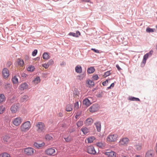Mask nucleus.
Segmentation results:
<instances>
[{"mask_svg": "<svg viewBox=\"0 0 157 157\" xmlns=\"http://www.w3.org/2000/svg\"><path fill=\"white\" fill-rule=\"evenodd\" d=\"M88 84L89 85V87L93 86L94 85V82L91 80H89L87 81Z\"/></svg>", "mask_w": 157, "mask_h": 157, "instance_id": "2f4dec72", "label": "nucleus"}, {"mask_svg": "<svg viewBox=\"0 0 157 157\" xmlns=\"http://www.w3.org/2000/svg\"><path fill=\"white\" fill-rule=\"evenodd\" d=\"M91 50L96 53H99V51L98 50L94 48H91Z\"/></svg>", "mask_w": 157, "mask_h": 157, "instance_id": "603ef678", "label": "nucleus"}, {"mask_svg": "<svg viewBox=\"0 0 157 157\" xmlns=\"http://www.w3.org/2000/svg\"><path fill=\"white\" fill-rule=\"evenodd\" d=\"M83 122L82 121H79L77 123V125L78 127H81L83 125Z\"/></svg>", "mask_w": 157, "mask_h": 157, "instance_id": "a19ab883", "label": "nucleus"}, {"mask_svg": "<svg viewBox=\"0 0 157 157\" xmlns=\"http://www.w3.org/2000/svg\"><path fill=\"white\" fill-rule=\"evenodd\" d=\"M17 62L18 65L20 67H23L24 64V62L22 59H17Z\"/></svg>", "mask_w": 157, "mask_h": 157, "instance_id": "b1692460", "label": "nucleus"}, {"mask_svg": "<svg viewBox=\"0 0 157 157\" xmlns=\"http://www.w3.org/2000/svg\"><path fill=\"white\" fill-rule=\"evenodd\" d=\"M35 150L32 147H29L23 149V153L28 156H32L35 153Z\"/></svg>", "mask_w": 157, "mask_h": 157, "instance_id": "f03ea898", "label": "nucleus"}, {"mask_svg": "<svg viewBox=\"0 0 157 157\" xmlns=\"http://www.w3.org/2000/svg\"><path fill=\"white\" fill-rule=\"evenodd\" d=\"M31 126L30 121H28L21 124L20 127V129L21 132H25L30 129Z\"/></svg>", "mask_w": 157, "mask_h": 157, "instance_id": "f257e3e1", "label": "nucleus"}, {"mask_svg": "<svg viewBox=\"0 0 157 157\" xmlns=\"http://www.w3.org/2000/svg\"><path fill=\"white\" fill-rule=\"evenodd\" d=\"M95 138L94 136H90L86 139V140L88 143H92L95 140Z\"/></svg>", "mask_w": 157, "mask_h": 157, "instance_id": "393cba45", "label": "nucleus"}, {"mask_svg": "<svg viewBox=\"0 0 157 157\" xmlns=\"http://www.w3.org/2000/svg\"><path fill=\"white\" fill-rule=\"evenodd\" d=\"M19 104H16L13 105L10 108V110L12 113H16L19 110Z\"/></svg>", "mask_w": 157, "mask_h": 157, "instance_id": "0eeeda50", "label": "nucleus"}, {"mask_svg": "<svg viewBox=\"0 0 157 157\" xmlns=\"http://www.w3.org/2000/svg\"><path fill=\"white\" fill-rule=\"evenodd\" d=\"M108 80H106V81L103 82L102 83V84L103 85V86H105L106 85L107 83H108Z\"/></svg>", "mask_w": 157, "mask_h": 157, "instance_id": "5fc2aeb1", "label": "nucleus"}, {"mask_svg": "<svg viewBox=\"0 0 157 157\" xmlns=\"http://www.w3.org/2000/svg\"><path fill=\"white\" fill-rule=\"evenodd\" d=\"M66 126V125L65 123H63L61 124V127H65Z\"/></svg>", "mask_w": 157, "mask_h": 157, "instance_id": "680f3d73", "label": "nucleus"}, {"mask_svg": "<svg viewBox=\"0 0 157 157\" xmlns=\"http://www.w3.org/2000/svg\"><path fill=\"white\" fill-rule=\"evenodd\" d=\"M95 71V69L94 67H91L88 68L87 70V72L89 74L93 73Z\"/></svg>", "mask_w": 157, "mask_h": 157, "instance_id": "c85d7f7f", "label": "nucleus"}, {"mask_svg": "<svg viewBox=\"0 0 157 157\" xmlns=\"http://www.w3.org/2000/svg\"><path fill=\"white\" fill-rule=\"evenodd\" d=\"M23 75H22V76L26 77V74H24Z\"/></svg>", "mask_w": 157, "mask_h": 157, "instance_id": "69168bd1", "label": "nucleus"}, {"mask_svg": "<svg viewBox=\"0 0 157 157\" xmlns=\"http://www.w3.org/2000/svg\"><path fill=\"white\" fill-rule=\"evenodd\" d=\"M5 98L4 94H0V103L5 101Z\"/></svg>", "mask_w": 157, "mask_h": 157, "instance_id": "7c9ffc66", "label": "nucleus"}, {"mask_svg": "<svg viewBox=\"0 0 157 157\" xmlns=\"http://www.w3.org/2000/svg\"><path fill=\"white\" fill-rule=\"evenodd\" d=\"M3 140L5 143H8L10 142V137L9 136L6 135L3 136Z\"/></svg>", "mask_w": 157, "mask_h": 157, "instance_id": "6ab92c4d", "label": "nucleus"}, {"mask_svg": "<svg viewBox=\"0 0 157 157\" xmlns=\"http://www.w3.org/2000/svg\"><path fill=\"white\" fill-rule=\"evenodd\" d=\"M5 108L3 105L0 106V114L3 113L5 111Z\"/></svg>", "mask_w": 157, "mask_h": 157, "instance_id": "c9c22d12", "label": "nucleus"}, {"mask_svg": "<svg viewBox=\"0 0 157 157\" xmlns=\"http://www.w3.org/2000/svg\"><path fill=\"white\" fill-rule=\"evenodd\" d=\"M96 128L98 132H100L101 130V124L99 122H98L95 123Z\"/></svg>", "mask_w": 157, "mask_h": 157, "instance_id": "aec40b11", "label": "nucleus"}, {"mask_svg": "<svg viewBox=\"0 0 157 157\" xmlns=\"http://www.w3.org/2000/svg\"><path fill=\"white\" fill-rule=\"evenodd\" d=\"M128 99L129 100L132 101H140V100L138 98H136L134 97H130Z\"/></svg>", "mask_w": 157, "mask_h": 157, "instance_id": "f704fd0d", "label": "nucleus"}, {"mask_svg": "<svg viewBox=\"0 0 157 157\" xmlns=\"http://www.w3.org/2000/svg\"><path fill=\"white\" fill-rule=\"evenodd\" d=\"M153 52V51H151L149 53H147V54H148V55L149 56H151V55L152 54Z\"/></svg>", "mask_w": 157, "mask_h": 157, "instance_id": "bf43d9fd", "label": "nucleus"}, {"mask_svg": "<svg viewBox=\"0 0 157 157\" xmlns=\"http://www.w3.org/2000/svg\"><path fill=\"white\" fill-rule=\"evenodd\" d=\"M154 153L153 150H148L145 154V157H153Z\"/></svg>", "mask_w": 157, "mask_h": 157, "instance_id": "ddd939ff", "label": "nucleus"}, {"mask_svg": "<svg viewBox=\"0 0 157 157\" xmlns=\"http://www.w3.org/2000/svg\"><path fill=\"white\" fill-rule=\"evenodd\" d=\"M83 104L86 106H88L91 104V103L88 99H85L83 100Z\"/></svg>", "mask_w": 157, "mask_h": 157, "instance_id": "412c9836", "label": "nucleus"}, {"mask_svg": "<svg viewBox=\"0 0 157 157\" xmlns=\"http://www.w3.org/2000/svg\"><path fill=\"white\" fill-rule=\"evenodd\" d=\"M136 157H141V156H140V155H137V156H136Z\"/></svg>", "mask_w": 157, "mask_h": 157, "instance_id": "774afa93", "label": "nucleus"}, {"mask_svg": "<svg viewBox=\"0 0 157 157\" xmlns=\"http://www.w3.org/2000/svg\"><path fill=\"white\" fill-rule=\"evenodd\" d=\"M13 82V84H17L18 83V78L17 77L15 76L12 79Z\"/></svg>", "mask_w": 157, "mask_h": 157, "instance_id": "bb28decb", "label": "nucleus"}, {"mask_svg": "<svg viewBox=\"0 0 157 157\" xmlns=\"http://www.w3.org/2000/svg\"><path fill=\"white\" fill-rule=\"evenodd\" d=\"M104 154L108 157H116V154L113 151L106 152Z\"/></svg>", "mask_w": 157, "mask_h": 157, "instance_id": "f8f14e48", "label": "nucleus"}, {"mask_svg": "<svg viewBox=\"0 0 157 157\" xmlns=\"http://www.w3.org/2000/svg\"><path fill=\"white\" fill-rule=\"evenodd\" d=\"M79 108V104L78 102H76L74 105V108L75 109H77Z\"/></svg>", "mask_w": 157, "mask_h": 157, "instance_id": "37998d69", "label": "nucleus"}, {"mask_svg": "<svg viewBox=\"0 0 157 157\" xmlns=\"http://www.w3.org/2000/svg\"><path fill=\"white\" fill-rule=\"evenodd\" d=\"M79 93L78 92H76L75 93H74V96L75 97H77V96H78Z\"/></svg>", "mask_w": 157, "mask_h": 157, "instance_id": "864d4df0", "label": "nucleus"}, {"mask_svg": "<svg viewBox=\"0 0 157 157\" xmlns=\"http://www.w3.org/2000/svg\"><path fill=\"white\" fill-rule=\"evenodd\" d=\"M37 130L39 132H43L46 129L44 123L39 122L36 124Z\"/></svg>", "mask_w": 157, "mask_h": 157, "instance_id": "7ed1b4c3", "label": "nucleus"}, {"mask_svg": "<svg viewBox=\"0 0 157 157\" xmlns=\"http://www.w3.org/2000/svg\"><path fill=\"white\" fill-rule=\"evenodd\" d=\"M87 152L90 154L94 155L96 153L94 148L91 145L87 147Z\"/></svg>", "mask_w": 157, "mask_h": 157, "instance_id": "9d476101", "label": "nucleus"}, {"mask_svg": "<svg viewBox=\"0 0 157 157\" xmlns=\"http://www.w3.org/2000/svg\"><path fill=\"white\" fill-rule=\"evenodd\" d=\"M22 121V119L20 117H18L13 119L12 121V124L16 126L20 125Z\"/></svg>", "mask_w": 157, "mask_h": 157, "instance_id": "39448f33", "label": "nucleus"}, {"mask_svg": "<svg viewBox=\"0 0 157 157\" xmlns=\"http://www.w3.org/2000/svg\"><path fill=\"white\" fill-rule=\"evenodd\" d=\"M85 1L87 2H90V0H86Z\"/></svg>", "mask_w": 157, "mask_h": 157, "instance_id": "0e129e2a", "label": "nucleus"}, {"mask_svg": "<svg viewBox=\"0 0 157 157\" xmlns=\"http://www.w3.org/2000/svg\"><path fill=\"white\" fill-rule=\"evenodd\" d=\"M149 56L148 55V54L147 53L144 56L143 61L141 64L142 67H143L144 66L146 63V60Z\"/></svg>", "mask_w": 157, "mask_h": 157, "instance_id": "4468645a", "label": "nucleus"}, {"mask_svg": "<svg viewBox=\"0 0 157 157\" xmlns=\"http://www.w3.org/2000/svg\"><path fill=\"white\" fill-rule=\"evenodd\" d=\"M2 76L4 78H8L9 75V71L6 68H5L2 70Z\"/></svg>", "mask_w": 157, "mask_h": 157, "instance_id": "9b49d317", "label": "nucleus"}, {"mask_svg": "<svg viewBox=\"0 0 157 157\" xmlns=\"http://www.w3.org/2000/svg\"><path fill=\"white\" fill-rule=\"evenodd\" d=\"M118 135L116 134H111L109 135L107 137V141L110 142L116 141L117 139Z\"/></svg>", "mask_w": 157, "mask_h": 157, "instance_id": "20e7f679", "label": "nucleus"}, {"mask_svg": "<svg viewBox=\"0 0 157 157\" xmlns=\"http://www.w3.org/2000/svg\"><path fill=\"white\" fill-rule=\"evenodd\" d=\"M8 63H9V66H10V65H11V62H10Z\"/></svg>", "mask_w": 157, "mask_h": 157, "instance_id": "338daca9", "label": "nucleus"}, {"mask_svg": "<svg viewBox=\"0 0 157 157\" xmlns=\"http://www.w3.org/2000/svg\"><path fill=\"white\" fill-rule=\"evenodd\" d=\"M93 79L94 80H97L98 78V77L97 75H95L93 77Z\"/></svg>", "mask_w": 157, "mask_h": 157, "instance_id": "3c124183", "label": "nucleus"}, {"mask_svg": "<svg viewBox=\"0 0 157 157\" xmlns=\"http://www.w3.org/2000/svg\"><path fill=\"white\" fill-rule=\"evenodd\" d=\"M10 155L6 153H4L3 154L2 157H10Z\"/></svg>", "mask_w": 157, "mask_h": 157, "instance_id": "49530a36", "label": "nucleus"}, {"mask_svg": "<svg viewBox=\"0 0 157 157\" xmlns=\"http://www.w3.org/2000/svg\"><path fill=\"white\" fill-rule=\"evenodd\" d=\"M42 66L43 67H44L45 69L48 68V67H49V65L48 64V63H44L42 65Z\"/></svg>", "mask_w": 157, "mask_h": 157, "instance_id": "a18cd8bd", "label": "nucleus"}, {"mask_svg": "<svg viewBox=\"0 0 157 157\" xmlns=\"http://www.w3.org/2000/svg\"><path fill=\"white\" fill-rule=\"evenodd\" d=\"M135 148L137 150H140L142 148V145L141 144H137L135 146Z\"/></svg>", "mask_w": 157, "mask_h": 157, "instance_id": "58836bf2", "label": "nucleus"}, {"mask_svg": "<svg viewBox=\"0 0 157 157\" xmlns=\"http://www.w3.org/2000/svg\"><path fill=\"white\" fill-rule=\"evenodd\" d=\"M146 31L147 32H153L154 31V29L150 28H147L146 29Z\"/></svg>", "mask_w": 157, "mask_h": 157, "instance_id": "79ce46f5", "label": "nucleus"}, {"mask_svg": "<svg viewBox=\"0 0 157 157\" xmlns=\"http://www.w3.org/2000/svg\"><path fill=\"white\" fill-rule=\"evenodd\" d=\"M45 139L48 141H50L52 140L53 137L50 135H47L45 136Z\"/></svg>", "mask_w": 157, "mask_h": 157, "instance_id": "473e14b6", "label": "nucleus"}, {"mask_svg": "<svg viewBox=\"0 0 157 157\" xmlns=\"http://www.w3.org/2000/svg\"><path fill=\"white\" fill-rule=\"evenodd\" d=\"M28 87V84L26 83H24L21 84L20 85L19 88L20 90H22L27 89Z\"/></svg>", "mask_w": 157, "mask_h": 157, "instance_id": "f3484780", "label": "nucleus"}, {"mask_svg": "<svg viewBox=\"0 0 157 157\" xmlns=\"http://www.w3.org/2000/svg\"><path fill=\"white\" fill-rule=\"evenodd\" d=\"M72 110V105L71 104L67 105L66 106V110L67 112H70Z\"/></svg>", "mask_w": 157, "mask_h": 157, "instance_id": "a878e982", "label": "nucleus"}, {"mask_svg": "<svg viewBox=\"0 0 157 157\" xmlns=\"http://www.w3.org/2000/svg\"><path fill=\"white\" fill-rule=\"evenodd\" d=\"M45 153L48 155H56V150L54 147L47 149L45 151Z\"/></svg>", "mask_w": 157, "mask_h": 157, "instance_id": "423d86ee", "label": "nucleus"}, {"mask_svg": "<svg viewBox=\"0 0 157 157\" xmlns=\"http://www.w3.org/2000/svg\"><path fill=\"white\" fill-rule=\"evenodd\" d=\"M96 145L100 148H102L105 146L104 144L102 142H98L96 143Z\"/></svg>", "mask_w": 157, "mask_h": 157, "instance_id": "e433bc0d", "label": "nucleus"}, {"mask_svg": "<svg viewBox=\"0 0 157 157\" xmlns=\"http://www.w3.org/2000/svg\"><path fill=\"white\" fill-rule=\"evenodd\" d=\"M43 57L44 59L45 60H48L49 58V56L48 53L45 52L44 53L43 55Z\"/></svg>", "mask_w": 157, "mask_h": 157, "instance_id": "c756f323", "label": "nucleus"}, {"mask_svg": "<svg viewBox=\"0 0 157 157\" xmlns=\"http://www.w3.org/2000/svg\"><path fill=\"white\" fill-rule=\"evenodd\" d=\"M81 131L84 135L90 132L89 129L86 127H83L81 129Z\"/></svg>", "mask_w": 157, "mask_h": 157, "instance_id": "a211bd4d", "label": "nucleus"}, {"mask_svg": "<svg viewBox=\"0 0 157 157\" xmlns=\"http://www.w3.org/2000/svg\"><path fill=\"white\" fill-rule=\"evenodd\" d=\"M63 113L61 112L59 113L58 114V116L60 117H62L63 116Z\"/></svg>", "mask_w": 157, "mask_h": 157, "instance_id": "13d9d810", "label": "nucleus"}, {"mask_svg": "<svg viewBox=\"0 0 157 157\" xmlns=\"http://www.w3.org/2000/svg\"><path fill=\"white\" fill-rule=\"evenodd\" d=\"M116 67L118 71H120L121 70V69L119 65H118V64L116 65Z\"/></svg>", "mask_w": 157, "mask_h": 157, "instance_id": "6e6d98bb", "label": "nucleus"}, {"mask_svg": "<svg viewBox=\"0 0 157 157\" xmlns=\"http://www.w3.org/2000/svg\"><path fill=\"white\" fill-rule=\"evenodd\" d=\"M29 99V97L27 95H24L22 96L21 99V101L22 102L26 101Z\"/></svg>", "mask_w": 157, "mask_h": 157, "instance_id": "cd10ccee", "label": "nucleus"}, {"mask_svg": "<svg viewBox=\"0 0 157 157\" xmlns=\"http://www.w3.org/2000/svg\"><path fill=\"white\" fill-rule=\"evenodd\" d=\"M129 141L127 138H124L120 140L119 144L120 146L125 145L127 144Z\"/></svg>", "mask_w": 157, "mask_h": 157, "instance_id": "6e6552de", "label": "nucleus"}, {"mask_svg": "<svg viewBox=\"0 0 157 157\" xmlns=\"http://www.w3.org/2000/svg\"><path fill=\"white\" fill-rule=\"evenodd\" d=\"M153 52V51H151L149 53H147V54H148V55L149 56H151V55L152 54Z\"/></svg>", "mask_w": 157, "mask_h": 157, "instance_id": "052dcab7", "label": "nucleus"}, {"mask_svg": "<svg viewBox=\"0 0 157 157\" xmlns=\"http://www.w3.org/2000/svg\"><path fill=\"white\" fill-rule=\"evenodd\" d=\"M114 83H112V84H111V85L110 86L108 87V89H110L111 87H113L114 86Z\"/></svg>", "mask_w": 157, "mask_h": 157, "instance_id": "4d7b16f0", "label": "nucleus"}, {"mask_svg": "<svg viewBox=\"0 0 157 157\" xmlns=\"http://www.w3.org/2000/svg\"><path fill=\"white\" fill-rule=\"evenodd\" d=\"M35 69V68L34 66L30 65L29 66V67L27 68V70L28 71H30L31 72L33 71Z\"/></svg>", "mask_w": 157, "mask_h": 157, "instance_id": "4c0bfd02", "label": "nucleus"}, {"mask_svg": "<svg viewBox=\"0 0 157 157\" xmlns=\"http://www.w3.org/2000/svg\"><path fill=\"white\" fill-rule=\"evenodd\" d=\"M99 109V105L98 104L93 105L89 108V111L92 113H93L97 111Z\"/></svg>", "mask_w": 157, "mask_h": 157, "instance_id": "1a4fd4ad", "label": "nucleus"}, {"mask_svg": "<svg viewBox=\"0 0 157 157\" xmlns=\"http://www.w3.org/2000/svg\"><path fill=\"white\" fill-rule=\"evenodd\" d=\"M110 72L109 71L105 72L104 75V76L106 77L109 76L110 75Z\"/></svg>", "mask_w": 157, "mask_h": 157, "instance_id": "c03bdc74", "label": "nucleus"}, {"mask_svg": "<svg viewBox=\"0 0 157 157\" xmlns=\"http://www.w3.org/2000/svg\"><path fill=\"white\" fill-rule=\"evenodd\" d=\"M11 87V85L9 84L8 83L5 85V87L6 89L10 88Z\"/></svg>", "mask_w": 157, "mask_h": 157, "instance_id": "8fccbe9b", "label": "nucleus"}, {"mask_svg": "<svg viewBox=\"0 0 157 157\" xmlns=\"http://www.w3.org/2000/svg\"><path fill=\"white\" fill-rule=\"evenodd\" d=\"M37 52V50L36 49L34 50V51L32 52V55L33 56H35L36 55Z\"/></svg>", "mask_w": 157, "mask_h": 157, "instance_id": "de8ad7c7", "label": "nucleus"}, {"mask_svg": "<svg viewBox=\"0 0 157 157\" xmlns=\"http://www.w3.org/2000/svg\"><path fill=\"white\" fill-rule=\"evenodd\" d=\"M40 82V78L39 77H36L33 81V82L36 84H37Z\"/></svg>", "mask_w": 157, "mask_h": 157, "instance_id": "72a5a7b5", "label": "nucleus"}, {"mask_svg": "<svg viewBox=\"0 0 157 157\" xmlns=\"http://www.w3.org/2000/svg\"><path fill=\"white\" fill-rule=\"evenodd\" d=\"M156 151L157 154V143L156 144Z\"/></svg>", "mask_w": 157, "mask_h": 157, "instance_id": "e2e57ef3", "label": "nucleus"}, {"mask_svg": "<svg viewBox=\"0 0 157 157\" xmlns=\"http://www.w3.org/2000/svg\"><path fill=\"white\" fill-rule=\"evenodd\" d=\"M48 63L50 66L54 64V61L52 59H50Z\"/></svg>", "mask_w": 157, "mask_h": 157, "instance_id": "09e8293b", "label": "nucleus"}, {"mask_svg": "<svg viewBox=\"0 0 157 157\" xmlns=\"http://www.w3.org/2000/svg\"><path fill=\"white\" fill-rule=\"evenodd\" d=\"M76 72L78 73H80L82 72V68L80 65H77L75 68Z\"/></svg>", "mask_w": 157, "mask_h": 157, "instance_id": "4be33fe9", "label": "nucleus"}, {"mask_svg": "<svg viewBox=\"0 0 157 157\" xmlns=\"http://www.w3.org/2000/svg\"><path fill=\"white\" fill-rule=\"evenodd\" d=\"M64 139L67 142H69L71 141L72 139L71 137V136H68L67 137V138H65Z\"/></svg>", "mask_w": 157, "mask_h": 157, "instance_id": "ea45409f", "label": "nucleus"}, {"mask_svg": "<svg viewBox=\"0 0 157 157\" xmlns=\"http://www.w3.org/2000/svg\"><path fill=\"white\" fill-rule=\"evenodd\" d=\"M93 120L91 118H88L84 122V124L86 126H89L92 124Z\"/></svg>", "mask_w": 157, "mask_h": 157, "instance_id": "dca6fc26", "label": "nucleus"}, {"mask_svg": "<svg viewBox=\"0 0 157 157\" xmlns=\"http://www.w3.org/2000/svg\"><path fill=\"white\" fill-rule=\"evenodd\" d=\"M34 146L37 148H39L44 146L45 144L44 142H42L41 144H38L37 143H35L34 144Z\"/></svg>", "mask_w": 157, "mask_h": 157, "instance_id": "5701e85b", "label": "nucleus"}, {"mask_svg": "<svg viewBox=\"0 0 157 157\" xmlns=\"http://www.w3.org/2000/svg\"><path fill=\"white\" fill-rule=\"evenodd\" d=\"M68 35L69 36H72L76 37H78L81 34L78 31H77L76 33L73 32H70L69 33Z\"/></svg>", "mask_w": 157, "mask_h": 157, "instance_id": "2eb2a0df", "label": "nucleus"}]
</instances>
